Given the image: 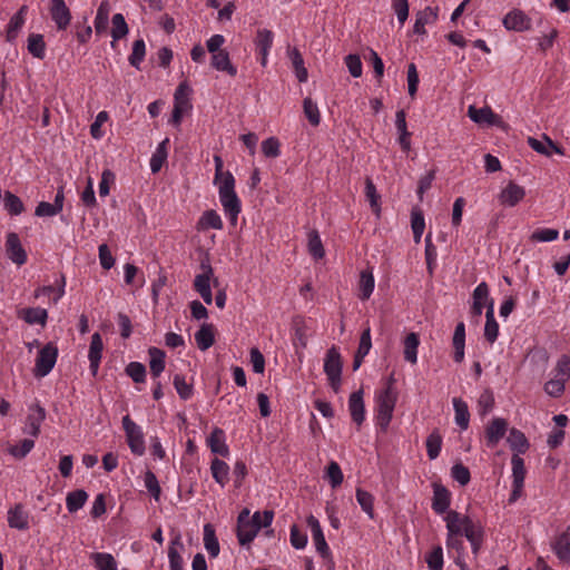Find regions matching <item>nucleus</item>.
Listing matches in <instances>:
<instances>
[{"label":"nucleus","mask_w":570,"mask_h":570,"mask_svg":"<svg viewBox=\"0 0 570 570\" xmlns=\"http://www.w3.org/2000/svg\"><path fill=\"white\" fill-rule=\"evenodd\" d=\"M219 199L225 213L229 216L232 225H236L240 213V200L235 193V178L230 171H226L218 186Z\"/></svg>","instance_id":"f257e3e1"},{"label":"nucleus","mask_w":570,"mask_h":570,"mask_svg":"<svg viewBox=\"0 0 570 570\" xmlns=\"http://www.w3.org/2000/svg\"><path fill=\"white\" fill-rule=\"evenodd\" d=\"M343 360L335 346L327 350L324 360V372L327 376L328 385L337 393L342 384Z\"/></svg>","instance_id":"f03ea898"},{"label":"nucleus","mask_w":570,"mask_h":570,"mask_svg":"<svg viewBox=\"0 0 570 570\" xmlns=\"http://www.w3.org/2000/svg\"><path fill=\"white\" fill-rule=\"evenodd\" d=\"M396 403V394L393 389L387 386L379 396L377 405V424L383 432L389 428V424L393 417V411Z\"/></svg>","instance_id":"7ed1b4c3"},{"label":"nucleus","mask_w":570,"mask_h":570,"mask_svg":"<svg viewBox=\"0 0 570 570\" xmlns=\"http://www.w3.org/2000/svg\"><path fill=\"white\" fill-rule=\"evenodd\" d=\"M468 116L472 121L476 124H487L488 126H495L505 132H508L510 129V126L503 120V118L500 115L493 112V110L489 106H484L482 108L470 106L468 109Z\"/></svg>","instance_id":"20e7f679"},{"label":"nucleus","mask_w":570,"mask_h":570,"mask_svg":"<svg viewBox=\"0 0 570 570\" xmlns=\"http://www.w3.org/2000/svg\"><path fill=\"white\" fill-rule=\"evenodd\" d=\"M58 356V348L53 343H47L38 353L33 374L37 377L48 375L53 368Z\"/></svg>","instance_id":"39448f33"},{"label":"nucleus","mask_w":570,"mask_h":570,"mask_svg":"<svg viewBox=\"0 0 570 570\" xmlns=\"http://www.w3.org/2000/svg\"><path fill=\"white\" fill-rule=\"evenodd\" d=\"M122 428L131 452L136 455H142L145 453V442L140 428L130 419L129 415L122 417Z\"/></svg>","instance_id":"423d86ee"},{"label":"nucleus","mask_w":570,"mask_h":570,"mask_svg":"<svg viewBox=\"0 0 570 570\" xmlns=\"http://www.w3.org/2000/svg\"><path fill=\"white\" fill-rule=\"evenodd\" d=\"M511 464L513 482L509 503H514L522 495L527 471L523 459L518 454L512 455Z\"/></svg>","instance_id":"0eeeda50"},{"label":"nucleus","mask_w":570,"mask_h":570,"mask_svg":"<svg viewBox=\"0 0 570 570\" xmlns=\"http://www.w3.org/2000/svg\"><path fill=\"white\" fill-rule=\"evenodd\" d=\"M465 529H463V537L470 542L472 548V554L476 558L482 543L484 531L480 524L474 523L469 517H463Z\"/></svg>","instance_id":"6e6552de"},{"label":"nucleus","mask_w":570,"mask_h":570,"mask_svg":"<svg viewBox=\"0 0 570 570\" xmlns=\"http://www.w3.org/2000/svg\"><path fill=\"white\" fill-rule=\"evenodd\" d=\"M49 12L58 30H66L71 21V12L65 0H50Z\"/></svg>","instance_id":"1a4fd4ad"},{"label":"nucleus","mask_w":570,"mask_h":570,"mask_svg":"<svg viewBox=\"0 0 570 570\" xmlns=\"http://www.w3.org/2000/svg\"><path fill=\"white\" fill-rule=\"evenodd\" d=\"M502 22L507 30L523 32L531 29V18L520 9L511 10L505 14Z\"/></svg>","instance_id":"9d476101"},{"label":"nucleus","mask_w":570,"mask_h":570,"mask_svg":"<svg viewBox=\"0 0 570 570\" xmlns=\"http://www.w3.org/2000/svg\"><path fill=\"white\" fill-rule=\"evenodd\" d=\"M306 522L307 525L311 528L316 551L321 554L323 559H328L331 557V551L325 540L320 521L314 515L311 514L307 517Z\"/></svg>","instance_id":"9b49d317"},{"label":"nucleus","mask_w":570,"mask_h":570,"mask_svg":"<svg viewBox=\"0 0 570 570\" xmlns=\"http://www.w3.org/2000/svg\"><path fill=\"white\" fill-rule=\"evenodd\" d=\"M6 253L8 258L18 266L27 262V253L16 233H9L6 240Z\"/></svg>","instance_id":"f8f14e48"},{"label":"nucleus","mask_w":570,"mask_h":570,"mask_svg":"<svg viewBox=\"0 0 570 570\" xmlns=\"http://www.w3.org/2000/svg\"><path fill=\"white\" fill-rule=\"evenodd\" d=\"M508 430V422L502 417H494L485 429L487 445L494 448L504 436Z\"/></svg>","instance_id":"ddd939ff"},{"label":"nucleus","mask_w":570,"mask_h":570,"mask_svg":"<svg viewBox=\"0 0 570 570\" xmlns=\"http://www.w3.org/2000/svg\"><path fill=\"white\" fill-rule=\"evenodd\" d=\"M363 390L353 392L348 399V410L352 417V421L361 426L365 420V405L363 400Z\"/></svg>","instance_id":"4468645a"},{"label":"nucleus","mask_w":570,"mask_h":570,"mask_svg":"<svg viewBox=\"0 0 570 570\" xmlns=\"http://www.w3.org/2000/svg\"><path fill=\"white\" fill-rule=\"evenodd\" d=\"M433 487V498H432V509L438 514H443L449 510L451 503V493L449 490L440 484L434 482Z\"/></svg>","instance_id":"2eb2a0df"},{"label":"nucleus","mask_w":570,"mask_h":570,"mask_svg":"<svg viewBox=\"0 0 570 570\" xmlns=\"http://www.w3.org/2000/svg\"><path fill=\"white\" fill-rule=\"evenodd\" d=\"M46 419V410L40 404L36 403L29 406L27 415V433L37 438L40 433V425Z\"/></svg>","instance_id":"dca6fc26"},{"label":"nucleus","mask_w":570,"mask_h":570,"mask_svg":"<svg viewBox=\"0 0 570 570\" xmlns=\"http://www.w3.org/2000/svg\"><path fill=\"white\" fill-rule=\"evenodd\" d=\"M102 348H104V343H102V338H101L100 334L99 333L92 334L88 358L90 362V371L94 376H96L98 373Z\"/></svg>","instance_id":"f3484780"},{"label":"nucleus","mask_w":570,"mask_h":570,"mask_svg":"<svg viewBox=\"0 0 570 570\" xmlns=\"http://www.w3.org/2000/svg\"><path fill=\"white\" fill-rule=\"evenodd\" d=\"M507 442L514 454L518 455L524 454L530 448L525 434L515 428L510 429Z\"/></svg>","instance_id":"a211bd4d"},{"label":"nucleus","mask_w":570,"mask_h":570,"mask_svg":"<svg viewBox=\"0 0 570 570\" xmlns=\"http://www.w3.org/2000/svg\"><path fill=\"white\" fill-rule=\"evenodd\" d=\"M207 444L214 454L227 456L229 454L228 446L225 443V432L220 428H215L207 438Z\"/></svg>","instance_id":"6ab92c4d"},{"label":"nucleus","mask_w":570,"mask_h":570,"mask_svg":"<svg viewBox=\"0 0 570 570\" xmlns=\"http://www.w3.org/2000/svg\"><path fill=\"white\" fill-rule=\"evenodd\" d=\"M395 126L399 132V144L403 151H409L411 149V132L407 130L406 126V115L403 109L399 110L395 115Z\"/></svg>","instance_id":"aec40b11"},{"label":"nucleus","mask_w":570,"mask_h":570,"mask_svg":"<svg viewBox=\"0 0 570 570\" xmlns=\"http://www.w3.org/2000/svg\"><path fill=\"white\" fill-rule=\"evenodd\" d=\"M8 523L10 528L27 530L29 528L28 513L21 503H17L8 511Z\"/></svg>","instance_id":"412c9836"},{"label":"nucleus","mask_w":570,"mask_h":570,"mask_svg":"<svg viewBox=\"0 0 570 570\" xmlns=\"http://www.w3.org/2000/svg\"><path fill=\"white\" fill-rule=\"evenodd\" d=\"M525 191L523 187L510 181L508 186L501 191L500 200L502 204L508 206H515L521 199H523Z\"/></svg>","instance_id":"4be33fe9"},{"label":"nucleus","mask_w":570,"mask_h":570,"mask_svg":"<svg viewBox=\"0 0 570 570\" xmlns=\"http://www.w3.org/2000/svg\"><path fill=\"white\" fill-rule=\"evenodd\" d=\"M452 344L454 347L453 358L456 363H461L464 358L465 347V325L463 322H459L455 326Z\"/></svg>","instance_id":"5701e85b"},{"label":"nucleus","mask_w":570,"mask_h":570,"mask_svg":"<svg viewBox=\"0 0 570 570\" xmlns=\"http://www.w3.org/2000/svg\"><path fill=\"white\" fill-rule=\"evenodd\" d=\"M543 138L547 141V144L533 137L528 138V144L533 150L547 157H550L552 151L560 155L564 154L563 149L559 147L557 144H554L547 135H543Z\"/></svg>","instance_id":"b1692460"},{"label":"nucleus","mask_w":570,"mask_h":570,"mask_svg":"<svg viewBox=\"0 0 570 570\" xmlns=\"http://www.w3.org/2000/svg\"><path fill=\"white\" fill-rule=\"evenodd\" d=\"M212 67L218 71H225L229 76L234 77L237 73L236 67L230 62L229 53L226 50H220L215 55H212Z\"/></svg>","instance_id":"393cba45"},{"label":"nucleus","mask_w":570,"mask_h":570,"mask_svg":"<svg viewBox=\"0 0 570 570\" xmlns=\"http://www.w3.org/2000/svg\"><path fill=\"white\" fill-rule=\"evenodd\" d=\"M197 346L200 351H206L215 343L213 324L204 323L195 334Z\"/></svg>","instance_id":"a878e982"},{"label":"nucleus","mask_w":570,"mask_h":570,"mask_svg":"<svg viewBox=\"0 0 570 570\" xmlns=\"http://www.w3.org/2000/svg\"><path fill=\"white\" fill-rule=\"evenodd\" d=\"M438 19V11L431 7H426L424 10L419 11L416 13L415 23L413 27V32L416 35H424L425 24L430 22H434Z\"/></svg>","instance_id":"bb28decb"},{"label":"nucleus","mask_w":570,"mask_h":570,"mask_svg":"<svg viewBox=\"0 0 570 570\" xmlns=\"http://www.w3.org/2000/svg\"><path fill=\"white\" fill-rule=\"evenodd\" d=\"M89 558L97 570H117V561L110 553L92 552Z\"/></svg>","instance_id":"cd10ccee"},{"label":"nucleus","mask_w":570,"mask_h":570,"mask_svg":"<svg viewBox=\"0 0 570 570\" xmlns=\"http://www.w3.org/2000/svg\"><path fill=\"white\" fill-rule=\"evenodd\" d=\"M150 356L149 367L154 377H158L165 370L166 354L158 347H150L148 350Z\"/></svg>","instance_id":"c85d7f7f"},{"label":"nucleus","mask_w":570,"mask_h":570,"mask_svg":"<svg viewBox=\"0 0 570 570\" xmlns=\"http://www.w3.org/2000/svg\"><path fill=\"white\" fill-rule=\"evenodd\" d=\"M453 407L455 412V423L462 429L466 430L470 423V412L468 404L460 397L453 399Z\"/></svg>","instance_id":"c756f323"},{"label":"nucleus","mask_w":570,"mask_h":570,"mask_svg":"<svg viewBox=\"0 0 570 570\" xmlns=\"http://www.w3.org/2000/svg\"><path fill=\"white\" fill-rule=\"evenodd\" d=\"M110 9V3L107 0L101 1L99 4L95 18V30L97 35H100L107 30Z\"/></svg>","instance_id":"7c9ffc66"},{"label":"nucleus","mask_w":570,"mask_h":570,"mask_svg":"<svg viewBox=\"0 0 570 570\" xmlns=\"http://www.w3.org/2000/svg\"><path fill=\"white\" fill-rule=\"evenodd\" d=\"M197 228L203 229V230L208 229V228L219 230L223 228V222L216 210L208 209V210L204 212L202 217L199 218Z\"/></svg>","instance_id":"2f4dec72"},{"label":"nucleus","mask_w":570,"mask_h":570,"mask_svg":"<svg viewBox=\"0 0 570 570\" xmlns=\"http://www.w3.org/2000/svg\"><path fill=\"white\" fill-rule=\"evenodd\" d=\"M204 546L210 557L215 558L219 554V542L210 523L204 525Z\"/></svg>","instance_id":"473e14b6"},{"label":"nucleus","mask_w":570,"mask_h":570,"mask_svg":"<svg viewBox=\"0 0 570 570\" xmlns=\"http://www.w3.org/2000/svg\"><path fill=\"white\" fill-rule=\"evenodd\" d=\"M288 57L292 61L293 68L295 70V75L299 82H305L308 77L307 69L304 66V59L297 48H292L288 50Z\"/></svg>","instance_id":"72a5a7b5"},{"label":"nucleus","mask_w":570,"mask_h":570,"mask_svg":"<svg viewBox=\"0 0 570 570\" xmlns=\"http://www.w3.org/2000/svg\"><path fill=\"white\" fill-rule=\"evenodd\" d=\"M552 549L561 561H570V533H561L552 544Z\"/></svg>","instance_id":"f704fd0d"},{"label":"nucleus","mask_w":570,"mask_h":570,"mask_svg":"<svg viewBox=\"0 0 570 570\" xmlns=\"http://www.w3.org/2000/svg\"><path fill=\"white\" fill-rule=\"evenodd\" d=\"M375 285L374 276L371 269H365L361 272L360 275V298L362 301H366L373 293Z\"/></svg>","instance_id":"c9c22d12"},{"label":"nucleus","mask_w":570,"mask_h":570,"mask_svg":"<svg viewBox=\"0 0 570 570\" xmlns=\"http://www.w3.org/2000/svg\"><path fill=\"white\" fill-rule=\"evenodd\" d=\"M169 144V138H165L157 147L156 151L153 154L150 158V170L153 174L158 173L164 163L167 159V145Z\"/></svg>","instance_id":"e433bc0d"},{"label":"nucleus","mask_w":570,"mask_h":570,"mask_svg":"<svg viewBox=\"0 0 570 570\" xmlns=\"http://www.w3.org/2000/svg\"><path fill=\"white\" fill-rule=\"evenodd\" d=\"M210 471H212L214 480L218 484L224 487L227 483L229 466L225 461H223L218 458H215L210 463Z\"/></svg>","instance_id":"4c0bfd02"},{"label":"nucleus","mask_w":570,"mask_h":570,"mask_svg":"<svg viewBox=\"0 0 570 570\" xmlns=\"http://www.w3.org/2000/svg\"><path fill=\"white\" fill-rule=\"evenodd\" d=\"M419 335L414 332L406 335L404 340V358L415 364L417 361Z\"/></svg>","instance_id":"58836bf2"},{"label":"nucleus","mask_w":570,"mask_h":570,"mask_svg":"<svg viewBox=\"0 0 570 570\" xmlns=\"http://www.w3.org/2000/svg\"><path fill=\"white\" fill-rule=\"evenodd\" d=\"M28 51L37 59L45 58L46 42L40 33H30L28 37Z\"/></svg>","instance_id":"ea45409f"},{"label":"nucleus","mask_w":570,"mask_h":570,"mask_svg":"<svg viewBox=\"0 0 570 570\" xmlns=\"http://www.w3.org/2000/svg\"><path fill=\"white\" fill-rule=\"evenodd\" d=\"M111 22H112V28H111V37H112V42H111V46L114 47L115 46V42L121 38H124L125 36L128 35V31H129V28H128V24L125 20V17L121 14V13H116L112 16V19H111Z\"/></svg>","instance_id":"a19ab883"},{"label":"nucleus","mask_w":570,"mask_h":570,"mask_svg":"<svg viewBox=\"0 0 570 570\" xmlns=\"http://www.w3.org/2000/svg\"><path fill=\"white\" fill-rule=\"evenodd\" d=\"M88 499V494L85 490H75L69 492L66 498L67 509L70 513H73L81 509Z\"/></svg>","instance_id":"79ce46f5"},{"label":"nucleus","mask_w":570,"mask_h":570,"mask_svg":"<svg viewBox=\"0 0 570 570\" xmlns=\"http://www.w3.org/2000/svg\"><path fill=\"white\" fill-rule=\"evenodd\" d=\"M411 227L413 230L414 242L420 243L425 228L424 216L420 208H413L411 212Z\"/></svg>","instance_id":"37998d69"},{"label":"nucleus","mask_w":570,"mask_h":570,"mask_svg":"<svg viewBox=\"0 0 570 570\" xmlns=\"http://www.w3.org/2000/svg\"><path fill=\"white\" fill-rule=\"evenodd\" d=\"M146 56V45L144 39H137L132 43V50L128 58L129 63L140 70V63L144 61Z\"/></svg>","instance_id":"c03bdc74"},{"label":"nucleus","mask_w":570,"mask_h":570,"mask_svg":"<svg viewBox=\"0 0 570 570\" xmlns=\"http://www.w3.org/2000/svg\"><path fill=\"white\" fill-rule=\"evenodd\" d=\"M23 320L28 324H41L45 325L48 318V313L45 308L40 307H28L22 311Z\"/></svg>","instance_id":"a18cd8bd"},{"label":"nucleus","mask_w":570,"mask_h":570,"mask_svg":"<svg viewBox=\"0 0 570 570\" xmlns=\"http://www.w3.org/2000/svg\"><path fill=\"white\" fill-rule=\"evenodd\" d=\"M365 196L370 203L372 210L379 216L381 212V195L377 193L376 187L370 177H366L365 179Z\"/></svg>","instance_id":"49530a36"},{"label":"nucleus","mask_w":570,"mask_h":570,"mask_svg":"<svg viewBox=\"0 0 570 570\" xmlns=\"http://www.w3.org/2000/svg\"><path fill=\"white\" fill-rule=\"evenodd\" d=\"M426 451L428 456L430 460H435L441 451L442 446V436L439 433L438 430H434L428 438H426Z\"/></svg>","instance_id":"de8ad7c7"},{"label":"nucleus","mask_w":570,"mask_h":570,"mask_svg":"<svg viewBox=\"0 0 570 570\" xmlns=\"http://www.w3.org/2000/svg\"><path fill=\"white\" fill-rule=\"evenodd\" d=\"M308 252L315 259H321L325 255L320 234L315 229L308 233Z\"/></svg>","instance_id":"09e8293b"},{"label":"nucleus","mask_w":570,"mask_h":570,"mask_svg":"<svg viewBox=\"0 0 570 570\" xmlns=\"http://www.w3.org/2000/svg\"><path fill=\"white\" fill-rule=\"evenodd\" d=\"M176 546L183 547L179 534L171 541L168 549L169 568L170 570H183V558L176 549Z\"/></svg>","instance_id":"8fccbe9b"},{"label":"nucleus","mask_w":570,"mask_h":570,"mask_svg":"<svg viewBox=\"0 0 570 570\" xmlns=\"http://www.w3.org/2000/svg\"><path fill=\"white\" fill-rule=\"evenodd\" d=\"M356 500H357L358 504L361 505L362 510L371 519H373L374 518V508H373L374 497L370 492L358 488V489H356Z\"/></svg>","instance_id":"3c124183"},{"label":"nucleus","mask_w":570,"mask_h":570,"mask_svg":"<svg viewBox=\"0 0 570 570\" xmlns=\"http://www.w3.org/2000/svg\"><path fill=\"white\" fill-rule=\"evenodd\" d=\"M303 110L304 115L308 119L312 126H318L321 121V115L318 111L317 105L312 100V98L306 97L303 100Z\"/></svg>","instance_id":"603ef678"},{"label":"nucleus","mask_w":570,"mask_h":570,"mask_svg":"<svg viewBox=\"0 0 570 570\" xmlns=\"http://www.w3.org/2000/svg\"><path fill=\"white\" fill-rule=\"evenodd\" d=\"M273 45V32L268 29H261L257 31L256 46L262 56H267L268 50Z\"/></svg>","instance_id":"864d4df0"},{"label":"nucleus","mask_w":570,"mask_h":570,"mask_svg":"<svg viewBox=\"0 0 570 570\" xmlns=\"http://www.w3.org/2000/svg\"><path fill=\"white\" fill-rule=\"evenodd\" d=\"M292 326L295 332V338L298 341L302 347L307 346V337H306V324L305 320L301 315H296L292 318Z\"/></svg>","instance_id":"5fc2aeb1"},{"label":"nucleus","mask_w":570,"mask_h":570,"mask_svg":"<svg viewBox=\"0 0 570 570\" xmlns=\"http://www.w3.org/2000/svg\"><path fill=\"white\" fill-rule=\"evenodd\" d=\"M479 413L481 416H485L492 411L494 406L493 392L490 389H485L478 400Z\"/></svg>","instance_id":"6e6d98bb"},{"label":"nucleus","mask_w":570,"mask_h":570,"mask_svg":"<svg viewBox=\"0 0 570 570\" xmlns=\"http://www.w3.org/2000/svg\"><path fill=\"white\" fill-rule=\"evenodd\" d=\"M125 372L128 376L132 379L135 383H144L146 379V367L142 363L139 362H130Z\"/></svg>","instance_id":"4d7b16f0"},{"label":"nucleus","mask_w":570,"mask_h":570,"mask_svg":"<svg viewBox=\"0 0 570 570\" xmlns=\"http://www.w3.org/2000/svg\"><path fill=\"white\" fill-rule=\"evenodd\" d=\"M4 208L11 215H20L24 210L21 199L10 191H6L4 194Z\"/></svg>","instance_id":"13d9d810"},{"label":"nucleus","mask_w":570,"mask_h":570,"mask_svg":"<svg viewBox=\"0 0 570 570\" xmlns=\"http://www.w3.org/2000/svg\"><path fill=\"white\" fill-rule=\"evenodd\" d=\"M326 476L328 478L330 484L333 489H336L342 484L344 476L337 462H330L326 469Z\"/></svg>","instance_id":"bf43d9fd"},{"label":"nucleus","mask_w":570,"mask_h":570,"mask_svg":"<svg viewBox=\"0 0 570 570\" xmlns=\"http://www.w3.org/2000/svg\"><path fill=\"white\" fill-rule=\"evenodd\" d=\"M174 386L181 400H188L193 395V385L187 383L180 374L174 376Z\"/></svg>","instance_id":"052dcab7"},{"label":"nucleus","mask_w":570,"mask_h":570,"mask_svg":"<svg viewBox=\"0 0 570 570\" xmlns=\"http://www.w3.org/2000/svg\"><path fill=\"white\" fill-rule=\"evenodd\" d=\"M426 563L430 570L443 569V549L441 546L433 548L431 553L426 557Z\"/></svg>","instance_id":"680f3d73"},{"label":"nucleus","mask_w":570,"mask_h":570,"mask_svg":"<svg viewBox=\"0 0 570 570\" xmlns=\"http://www.w3.org/2000/svg\"><path fill=\"white\" fill-rule=\"evenodd\" d=\"M258 531L248 524L237 525V538L239 544L245 546L254 540Z\"/></svg>","instance_id":"e2e57ef3"},{"label":"nucleus","mask_w":570,"mask_h":570,"mask_svg":"<svg viewBox=\"0 0 570 570\" xmlns=\"http://www.w3.org/2000/svg\"><path fill=\"white\" fill-rule=\"evenodd\" d=\"M145 485H146L148 492L150 493V495L156 501H158L160 498L161 489H160V485H159V482H158L156 475L150 470H148L145 473Z\"/></svg>","instance_id":"0e129e2a"},{"label":"nucleus","mask_w":570,"mask_h":570,"mask_svg":"<svg viewBox=\"0 0 570 570\" xmlns=\"http://www.w3.org/2000/svg\"><path fill=\"white\" fill-rule=\"evenodd\" d=\"M452 478L461 485H466L471 480V473L462 463H456L451 469Z\"/></svg>","instance_id":"69168bd1"},{"label":"nucleus","mask_w":570,"mask_h":570,"mask_svg":"<svg viewBox=\"0 0 570 570\" xmlns=\"http://www.w3.org/2000/svg\"><path fill=\"white\" fill-rule=\"evenodd\" d=\"M279 140L275 137H269L262 142V151L268 158H275L279 156Z\"/></svg>","instance_id":"338daca9"},{"label":"nucleus","mask_w":570,"mask_h":570,"mask_svg":"<svg viewBox=\"0 0 570 570\" xmlns=\"http://www.w3.org/2000/svg\"><path fill=\"white\" fill-rule=\"evenodd\" d=\"M554 371L556 377L567 382L570 379V356L562 355L558 360Z\"/></svg>","instance_id":"774afa93"}]
</instances>
